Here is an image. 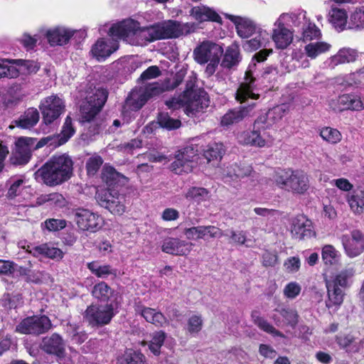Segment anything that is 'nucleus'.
I'll return each instance as SVG.
<instances>
[{
	"mask_svg": "<svg viewBox=\"0 0 364 364\" xmlns=\"http://www.w3.org/2000/svg\"><path fill=\"white\" fill-rule=\"evenodd\" d=\"M256 66L255 63L250 65L249 70L246 71L244 81L241 82L235 92V100L240 104H246L238 107L228 110L221 118L222 127H229L239 123L248 117L256 107L254 102L259 98V89L256 84V78L253 76L252 69Z\"/></svg>",
	"mask_w": 364,
	"mask_h": 364,
	"instance_id": "1",
	"label": "nucleus"
},
{
	"mask_svg": "<svg viewBox=\"0 0 364 364\" xmlns=\"http://www.w3.org/2000/svg\"><path fill=\"white\" fill-rule=\"evenodd\" d=\"M73 166V161L68 155H55L34 173V177L48 186H55L71 177Z\"/></svg>",
	"mask_w": 364,
	"mask_h": 364,
	"instance_id": "2",
	"label": "nucleus"
},
{
	"mask_svg": "<svg viewBox=\"0 0 364 364\" xmlns=\"http://www.w3.org/2000/svg\"><path fill=\"white\" fill-rule=\"evenodd\" d=\"M208 105L207 93L203 90L195 87L191 80L186 82V88L183 94L166 101V105L169 109H177L185 107L188 115L203 112Z\"/></svg>",
	"mask_w": 364,
	"mask_h": 364,
	"instance_id": "3",
	"label": "nucleus"
},
{
	"mask_svg": "<svg viewBox=\"0 0 364 364\" xmlns=\"http://www.w3.org/2000/svg\"><path fill=\"white\" fill-rule=\"evenodd\" d=\"M273 181L281 189L294 194H304L309 188L308 175L301 170L279 168L274 171Z\"/></svg>",
	"mask_w": 364,
	"mask_h": 364,
	"instance_id": "4",
	"label": "nucleus"
},
{
	"mask_svg": "<svg viewBox=\"0 0 364 364\" xmlns=\"http://www.w3.org/2000/svg\"><path fill=\"white\" fill-rule=\"evenodd\" d=\"M53 137L46 136L37 140L36 138L21 136L15 141L9 161L13 165H26L31 159L32 152L48 144Z\"/></svg>",
	"mask_w": 364,
	"mask_h": 364,
	"instance_id": "5",
	"label": "nucleus"
},
{
	"mask_svg": "<svg viewBox=\"0 0 364 364\" xmlns=\"http://www.w3.org/2000/svg\"><path fill=\"white\" fill-rule=\"evenodd\" d=\"M158 40L177 38L194 33L198 25L193 22L181 23L168 20L154 24Z\"/></svg>",
	"mask_w": 364,
	"mask_h": 364,
	"instance_id": "6",
	"label": "nucleus"
},
{
	"mask_svg": "<svg viewBox=\"0 0 364 364\" xmlns=\"http://www.w3.org/2000/svg\"><path fill=\"white\" fill-rule=\"evenodd\" d=\"M65 107L64 101L57 95H52L43 98L39 105V109L43 116V122L46 125L55 123L65 112Z\"/></svg>",
	"mask_w": 364,
	"mask_h": 364,
	"instance_id": "7",
	"label": "nucleus"
},
{
	"mask_svg": "<svg viewBox=\"0 0 364 364\" xmlns=\"http://www.w3.org/2000/svg\"><path fill=\"white\" fill-rule=\"evenodd\" d=\"M114 316L112 304L106 305H90L86 309L83 317L92 327L102 326L109 323Z\"/></svg>",
	"mask_w": 364,
	"mask_h": 364,
	"instance_id": "8",
	"label": "nucleus"
},
{
	"mask_svg": "<svg viewBox=\"0 0 364 364\" xmlns=\"http://www.w3.org/2000/svg\"><path fill=\"white\" fill-rule=\"evenodd\" d=\"M52 326L46 316H33L23 319L16 326V332L21 334L38 336L48 331Z\"/></svg>",
	"mask_w": 364,
	"mask_h": 364,
	"instance_id": "9",
	"label": "nucleus"
},
{
	"mask_svg": "<svg viewBox=\"0 0 364 364\" xmlns=\"http://www.w3.org/2000/svg\"><path fill=\"white\" fill-rule=\"evenodd\" d=\"M108 92L106 90L99 88L95 90L87 102L80 107L82 118L85 122H90L102 109L107 101Z\"/></svg>",
	"mask_w": 364,
	"mask_h": 364,
	"instance_id": "10",
	"label": "nucleus"
},
{
	"mask_svg": "<svg viewBox=\"0 0 364 364\" xmlns=\"http://www.w3.org/2000/svg\"><path fill=\"white\" fill-rule=\"evenodd\" d=\"M197 153L198 150L193 145L187 146L178 151L171 164L172 171L176 174L191 172L196 164L195 161L197 159Z\"/></svg>",
	"mask_w": 364,
	"mask_h": 364,
	"instance_id": "11",
	"label": "nucleus"
},
{
	"mask_svg": "<svg viewBox=\"0 0 364 364\" xmlns=\"http://www.w3.org/2000/svg\"><path fill=\"white\" fill-rule=\"evenodd\" d=\"M223 49L220 45L205 41L193 50L194 60L200 65H205L213 60L220 59Z\"/></svg>",
	"mask_w": 364,
	"mask_h": 364,
	"instance_id": "12",
	"label": "nucleus"
},
{
	"mask_svg": "<svg viewBox=\"0 0 364 364\" xmlns=\"http://www.w3.org/2000/svg\"><path fill=\"white\" fill-rule=\"evenodd\" d=\"M73 216L78 228L82 231L95 232L102 226V218L87 209H76Z\"/></svg>",
	"mask_w": 364,
	"mask_h": 364,
	"instance_id": "13",
	"label": "nucleus"
},
{
	"mask_svg": "<svg viewBox=\"0 0 364 364\" xmlns=\"http://www.w3.org/2000/svg\"><path fill=\"white\" fill-rule=\"evenodd\" d=\"M341 241L346 254L350 258L355 257L364 252V234L358 230H353L349 234L343 235Z\"/></svg>",
	"mask_w": 364,
	"mask_h": 364,
	"instance_id": "14",
	"label": "nucleus"
},
{
	"mask_svg": "<svg viewBox=\"0 0 364 364\" xmlns=\"http://www.w3.org/2000/svg\"><path fill=\"white\" fill-rule=\"evenodd\" d=\"M79 35L80 38H85V31H72L70 29L57 27L50 29L46 32V38L50 46H63L68 43L70 38L74 35Z\"/></svg>",
	"mask_w": 364,
	"mask_h": 364,
	"instance_id": "15",
	"label": "nucleus"
},
{
	"mask_svg": "<svg viewBox=\"0 0 364 364\" xmlns=\"http://www.w3.org/2000/svg\"><path fill=\"white\" fill-rule=\"evenodd\" d=\"M139 22L131 18L112 24L109 28L108 34L116 39H123L129 43V39L138 27Z\"/></svg>",
	"mask_w": 364,
	"mask_h": 364,
	"instance_id": "16",
	"label": "nucleus"
},
{
	"mask_svg": "<svg viewBox=\"0 0 364 364\" xmlns=\"http://www.w3.org/2000/svg\"><path fill=\"white\" fill-rule=\"evenodd\" d=\"M40 348L47 354L53 355L59 358H63L65 355V342L57 333L44 337Z\"/></svg>",
	"mask_w": 364,
	"mask_h": 364,
	"instance_id": "17",
	"label": "nucleus"
},
{
	"mask_svg": "<svg viewBox=\"0 0 364 364\" xmlns=\"http://www.w3.org/2000/svg\"><path fill=\"white\" fill-rule=\"evenodd\" d=\"M224 15L235 24L237 33L240 37L248 38L256 33L257 26L250 18L229 14Z\"/></svg>",
	"mask_w": 364,
	"mask_h": 364,
	"instance_id": "18",
	"label": "nucleus"
},
{
	"mask_svg": "<svg viewBox=\"0 0 364 364\" xmlns=\"http://www.w3.org/2000/svg\"><path fill=\"white\" fill-rule=\"evenodd\" d=\"M118 48L119 44L116 40L100 38L92 46L90 53L98 61H102L110 56Z\"/></svg>",
	"mask_w": 364,
	"mask_h": 364,
	"instance_id": "19",
	"label": "nucleus"
},
{
	"mask_svg": "<svg viewBox=\"0 0 364 364\" xmlns=\"http://www.w3.org/2000/svg\"><path fill=\"white\" fill-rule=\"evenodd\" d=\"M193 243L178 238L168 237L164 240L161 250L164 252L175 255H187L191 251Z\"/></svg>",
	"mask_w": 364,
	"mask_h": 364,
	"instance_id": "20",
	"label": "nucleus"
},
{
	"mask_svg": "<svg viewBox=\"0 0 364 364\" xmlns=\"http://www.w3.org/2000/svg\"><path fill=\"white\" fill-rule=\"evenodd\" d=\"M133 36L129 42L133 46H144L158 40L154 24L148 27H140L139 23Z\"/></svg>",
	"mask_w": 364,
	"mask_h": 364,
	"instance_id": "21",
	"label": "nucleus"
},
{
	"mask_svg": "<svg viewBox=\"0 0 364 364\" xmlns=\"http://www.w3.org/2000/svg\"><path fill=\"white\" fill-rule=\"evenodd\" d=\"M291 232L294 238L299 240L311 238L315 235L311 221L304 217L294 220Z\"/></svg>",
	"mask_w": 364,
	"mask_h": 364,
	"instance_id": "22",
	"label": "nucleus"
},
{
	"mask_svg": "<svg viewBox=\"0 0 364 364\" xmlns=\"http://www.w3.org/2000/svg\"><path fill=\"white\" fill-rule=\"evenodd\" d=\"M333 109L338 112L343 110L360 111L364 109V99L351 94H344L337 99V107Z\"/></svg>",
	"mask_w": 364,
	"mask_h": 364,
	"instance_id": "23",
	"label": "nucleus"
},
{
	"mask_svg": "<svg viewBox=\"0 0 364 364\" xmlns=\"http://www.w3.org/2000/svg\"><path fill=\"white\" fill-rule=\"evenodd\" d=\"M274 26L272 39L277 48L284 49L292 42V31L286 28L283 22L278 23L277 20L274 23Z\"/></svg>",
	"mask_w": 364,
	"mask_h": 364,
	"instance_id": "24",
	"label": "nucleus"
},
{
	"mask_svg": "<svg viewBox=\"0 0 364 364\" xmlns=\"http://www.w3.org/2000/svg\"><path fill=\"white\" fill-rule=\"evenodd\" d=\"M239 141L241 144L252 145L259 147H263L266 145L267 139L265 136V132H261V129L253 128L252 132H244L238 136Z\"/></svg>",
	"mask_w": 364,
	"mask_h": 364,
	"instance_id": "25",
	"label": "nucleus"
},
{
	"mask_svg": "<svg viewBox=\"0 0 364 364\" xmlns=\"http://www.w3.org/2000/svg\"><path fill=\"white\" fill-rule=\"evenodd\" d=\"M357 56L358 53L355 50L350 48H343L328 60V65L329 68L333 69L338 65L355 61Z\"/></svg>",
	"mask_w": 364,
	"mask_h": 364,
	"instance_id": "26",
	"label": "nucleus"
},
{
	"mask_svg": "<svg viewBox=\"0 0 364 364\" xmlns=\"http://www.w3.org/2000/svg\"><path fill=\"white\" fill-rule=\"evenodd\" d=\"M190 14L199 22L211 21L222 23V19L214 10L205 6H194L190 11Z\"/></svg>",
	"mask_w": 364,
	"mask_h": 364,
	"instance_id": "27",
	"label": "nucleus"
},
{
	"mask_svg": "<svg viewBox=\"0 0 364 364\" xmlns=\"http://www.w3.org/2000/svg\"><path fill=\"white\" fill-rule=\"evenodd\" d=\"M40 119V114L36 108L29 107L14 122L21 129H31L36 126Z\"/></svg>",
	"mask_w": 364,
	"mask_h": 364,
	"instance_id": "28",
	"label": "nucleus"
},
{
	"mask_svg": "<svg viewBox=\"0 0 364 364\" xmlns=\"http://www.w3.org/2000/svg\"><path fill=\"white\" fill-rule=\"evenodd\" d=\"M136 311L149 323L157 327H161L167 323V319L160 311L155 309L141 306L138 307Z\"/></svg>",
	"mask_w": 364,
	"mask_h": 364,
	"instance_id": "29",
	"label": "nucleus"
},
{
	"mask_svg": "<svg viewBox=\"0 0 364 364\" xmlns=\"http://www.w3.org/2000/svg\"><path fill=\"white\" fill-rule=\"evenodd\" d=\"M146 90L143 88L133 90L125 101V106L131 110L141 109L148 100Z\"/></svg>",
	"mask_w": 364,
	"mask_h": 364,
	"instance_id": "30",
	"label": "nucleus"
},
{
	"mask_svg": "<svg viewBox=\"0 0 364 364\" xmlns=\"http://www.w3.org/2000/svg\"><path fill=\"white\" fill-rule=\"evenodd\" d=\"M101 178L109 187L123 185L127 181L124 176L117 172L113 167L107 166L102 169Z\"/></svg>",
	"mask_w": 364,
	"mask_h": 364,
	"instance_id": "31",
	"label": "nucleus"
},
{
	"mask_svg": "<svg viewBox=\"0 0 364 364\" xmlns=\"http://www.w3.org/2000/svg\"><path fill=\"white\" fill-rule=\"evenodd\" d=\"M326 288L328 293V299L326 301V306L328 309L339 307L343 301L344 293L338 287H335V284H330L326 282Z\"/></svg>",
	"mask_w": 364,
	"mask_h": 364,
	"instance_id": "32",
	"label": "nucleus"
},
{
	"mask_svg": "<svg viewBox=\"0 0 364 364\" xmlns=\"http://www.w3.org/2000/svg\"><path fill=\"white\" fill-rule=\"evenodd\" d=\"M240 60L241 56L238 46L232 45L226 49L221 66L225 68H232L237 65Z\"/></svg>",
	"mask_w": 364,
	"mask_h": 364,
	"instance_id": "33",
	"label": "nucleus"
},
{
	"mask_svg": "<svg viewBox=\"0 0 364 364\" xmlns=\"http://www.w3.org/2000/svg\"><path fill=\"white\" fill-rule=\"evenodd\" d=\"M119 364H146L145 356L139 351L127 349L117 358Z\"/></svg>",
	"mask_w": 364,
	"mask_h": 364,
	"instance_id": "34",
	"label": "nucleus"
},
{
	"mask_svg": "<svg viewBox=\"0 0 364 364\" xmlns=\"http://www.w3.org/2000/svg\"><path fill=\"white\" fill-rule=\"evenodd\" d=\"M92 296L101 302H108L114 295L113 289L105 282L96 284L91 291Z\"/></svg>",
	"mask_w": 364,
	"mask_h": 364,
	"instance_id": "35",
	"label": "nucleus"
},
{
	"mask_svg": "<svg viewBox=\"0 0 364 364\" xmlns=\"http://www.w3.org/2000/svg\"><path fill=\"white\" fill-rule=\"evenodd\" d=\"M28 251L34 257L43 255L51 259H60L63 255V252L60 249L50 247L47 244H43L39 246L33 247Z\"/></svg>",
	"mask_w": 364,
	"mask_h": 364,
	"instance_id": "36",
	"label": "nucleus"
},
{
	"mask_svg": "<svg viewBox=\"0 0 364 364\" xmlns=\"http://www.w3.org/2000/svg\"><path fill=\"white\" fill-rule=\"evenodd\" d=\"M228 175L230 177L242 178L246 176L254 177L256 173L253 171L252 166L245 163L235 164L228 169Z\"/></svg>",
	"mask_w": 364,
	"mask_h": 364,
	"instance_id": "37",
	"label": "nucleus"
},
{
	"mask_svg": "<svg viewBox=\"0 0 364 364\" xmlns=\"http://www.w3.org/2000/svg\"><path fill=\"white\" fill-rule=\"evenodd\" d=\"M328 20L335 28L343 31L347 22L346 12L343 9L333 7L329 11Z\"/></svg>",
	"mask_w": 364,
	"mask_h": 364,
	"instance_id": "38",
	"label": "nucleus"
},
{
	"mask_svg": "<svg viewBox=\"0 0 364 364\" xmlns=\"http://www.w3.org/2000/svg\"><path fill=\"white\" fill-rule=\"evenodd\" d=\"M252 318L255 325H257L262 331L273 335L274 336L284 337V334L277 330L266 319L259 316V312L254 311L252 313Z\"/></svg>",
	"mask_w": 364,
	"mask_h": 364,
	"instance_id": "39",
	"label": "nucleus"
},
{
	"mask_svg": "<svg viewBox=\"0 0 364 364\" xmlns=\"http://www.w3.org/2000/svg\"><path fill=\"white\" fill-rule=\"evenodd\" d=\"M224 145L220 142H213L209 144L204 150V156L208 162L211 161L220 160L225 154Z\"/></svg>",
	"mask_w": 364,
	"mask_h": 364,
	"instance_id": "40",
	"label": "nucleus"
},
{
	"mask_svg": "<svg viewBox=\"0 0 364 364\" xmlns=\"http://www.w3.org/2000/svg\"><path fill=\"white\" fill-rule=\"evenodd\" d=\"M90 272L99 278H106L109 275H117V270L110 265H100L98 262L94 261L87 264Z\"/></svg>",
	"mask_w": 364,
	"mask_h": 364,
	"instance_id": "41",
	"label": "nucleus"
},
{
	"mask_svg": "<svg viewBox=\"0 0 364 364\" xmlns=\"http://www.w3.org/2000/svg\"><path fill=\"white\" fill-rule=\"evenodd\" d=\"M25 181L21 177H13L7 181L8 191L6 197L9 199H14L19 196L23 188Z\"/></svg>",
	"mask_w": 364,
	"mask_h": 364,
	"instance_id": "42",
	"label": "nucleus"
},
{
	"mask_svg": "<svg viewBox=\"0 0 364 364\" xmlns=\"http://www.w3.org/2000/svg\"><path fill=\"white\" fill-rule=\"evenodd\" d=\"M151 337V339L148 343L149 348L154 355H158L161 353V348L166 338V333L163 331H158L154 332Z\"/></svg>",
	"mask_w": 364,
	"mask_h": 364,
	"instance_id": "43",
	"label": "nucleus"
},
{
	"mask_svg": "<svg viewBox=\"0 0 364 364\" xmlns=\"http://www.w3.org/2000/svg\"><path fill=\"white\" fill-rule=\"evenodd\" d=\"M350 209L356 214L364 213V191H360L348 197Z\"/></svg>",
	"mask_w": 364,
	"mask_h": 364,
	"instance_id": "44",
	"label": "nucleus"
},
{
	"mask_svg": "<svg viewBox=\"0 0 364 364\" xmlns=\"http://www.w3.org/2000/svg\"><path fill=\"white\" fill-rule=\"evenodd\" d=\"M330 45L324 42H315L307 44L304 50L308 57L311 59L316 58L318 55L328 50Z\"/></svg>",
	"mask_w": 364,
	"mask_h": 364,
	"instance_id": "45",
	"label": "nucleus"
},
{
	"mask_svg": "<svg viewBox=\"0 0 364 364\" xmlns=\"http://www.w3.org/2000/svg\"><path fill=\"white\" fill-rule=\"evenodd\" d=\"M184 197L188 200H193L198 203L205 201L209 198V192L201 187H191L188 189Z\"/></svg>",
	"mask_w": 364,
	"mask_h": 364,
	"instance_id": "46",
	"label": "nucleus"
},
{
	"mask_svg": "<svg viewBox=\"0 0 364 364\" xmlns=\"http://www.w3.org/2000/svg\"><path fill=\"white\" fill-rule=\"evenodd\" d=\"M224 236H229L231 240V242L237 245H244L246 247H251L253 244L252 240L247 237V232L245 231H235L234 230H230L227 233L224 234Z\"/></svg>",
	"mask_w": 364,
	"mask_h": 364,
	"instance_id": "47",
	"label": "nucleus"
},
{
	"mask_svg": "<svg viewBox=\"0 0 364 364\" xmlns=\"http://www.w3.org/2000/svg\"><path fill=\"white\" fill-rule=\"evenodd\" d=\"M354 275V270L352 268L344 269L341 271L336 277L329 281H326L330 284H335V287H338L341 289L345 288L348 286L349 279Z\"/></svg>",
	"mask_w": 364,
	"mask_h": 364,
	"instance_id": "48",
	"label": "nucleus"
},
{
	"mask_svg": "<svg viewBox=\"0 0 364 364\" xmlns=\"http://www.w3.org/2000/svg\"><path fill=\"white\" fill-rule=\"evenodd\" d=\"M117 194V190L114 188H107L99 191L96 193V200L98 204L106 209L110 205L112 198Z\"/></svg>",
	"mask_w": 364,
	"mask_h": 364,
	"instance_id": "49",
	"label": "nucleus"
},
{
	"mask_svg": "<svg viewBox=\"0 0 364 364\" xmlns=\"http://www.w3.org/2000/svg\"><path fill=\"white\" fill-rule=\"evenodd\" d=\"M159 126L167 130H173L179 128L181 122L179 119L171 117L168 113L161 112L157 117Z\"/></svg>",
	"mask_w": 364,
	"mask_h": 364,
	"instance_id": "50",
	"label": "nucleus"
},
{
	"mask_svg": "<svg viewBox=\"0 0 364 364\" xmlns=\"http://www.w3.org/2000/svg\"><path fill=\"white\" fill-rule=\"evenodd\" d=\"M124 201V197L117 191V194H114V198H112V201H111L107 210L112 214L121 215L126 210Z\"/></svg>",
	"mask_w": 364,
	"mask_h": 364,
	"instance_id": "51",
	"label": "nucleus"
},
{
	"mask_svg": "<svg viewBox=\"0 0 364 364\" xmlns=\"http://www.w3.org/2000/svg\"><path fill=\"white\" fill-rule=\"evenodd\" d=\"M124 201V197L117 191V194H114V198H112V201H111L107 210L112 214L121 215L126 210Z\"/></svg>",
	"mask_w": 364,
	"mask_h": 364,
	"instance_id": "52",
	"label": "nucleus"
},
{
	"mask_svg": "<svg viewBox=\"0 0 364 364\" xmlns=\"http://www.w3.org/2000/svg\"><path fill=\"white\" fill-rule=\"evenodd\" d=\"M74 133L75 129L73 127L72 119L70 116H68L65 118L61 133L57 137H60V139H58V145H62L66 143L68 141V139L74 134Z\"/></svg>",
	"mask_w": 364,
	"mask_h": 364,
	"instance_id": "53",
	"label": "nucleus"
},
{
	"mask_svg": "<svg viewBox=\"0 0 364 364\" xmlns=\"http://www.w3.org/2000/svg\"><path fill=\"white\" fill-rule=\"evenodd\" d=\"M320 136L323 140L331 144H337L342 139L340 132L331 127L323 128L320 132Z\"/></svg>",
	"mask_w": 364,
	"mask_h": 364,
	"instance_id": "54",
	"label": "nucleus"
},
{
	"mask_svg": "<svg viewBox=\"0 0 364 364\" xmlns=\"http://www.w3.org/2000/svg\"><path fill=\"white\" fill-rule=\"evenodd\" d=\"M12 62L21 66L23 72L26 74L36 73L40 69V65L35 60L16 59Z\"/></svg>",
	"mask_w": 364,
	"mask_h": 364,
	"instance_id": "55",
	"label": "nucleus"
},
{
	"mask_svg": "<svg viewBox=\"0 0 364 364\" xmlns=\"http://www.w3.org/2000/svg\"><path fill=\"white\" fill-rule=\"evenodd\" d=\"M19 70L13 65H9L6 60L0 59V78H16Z\"/></svg>",
	"mask_w": 364,
	"mask_h": 364,
	"instance_id": "56",
	"label": "nucleus"
},
{
	"mask_svg": "<svg viewBox=\"0 0 364 364\" xmlns=\"http://www.w3.org/2000/svg\"><path fill=\"white\" fill-rule=\"evenodd\" d=\"M103 164L102 158L97 155L94 154L90 156L86 162V169L89 176H94L99 171Z\"/></svg>",
	"mask_w": 364,
	"mask_h": 364,
	"instance_id": "57",
	"label": "nucleus"
},
{
	"mask_svg": "<svg viewBox=\"0 0 364 364\" xmlns=\"http://www.w3.org/2000/svg\"><path fill=\"white\" fill-rule=\"evenodd\" d=\"M302 29V38L304 41L317 38L321 35L319 28L312 23H308L307 24L304 25Z\"/></svg>",
	"mask_w": 364,
	"mask_h": 364,
	"instance_id": "58",
	"label": "nucleus"
},
{
	"mask_svg": "<svg viewBox=\"0 0 364 364\" xmlns=\"http://www.w3.org/2000/svg\"><path fill=\"white\" fill-rule=\"evenodd\" d=\"M288 111V107L286 105L274 107L269 110V119L274 124L280 121Z\"/></svg>",
	"mask_w": 364,
	"mask_h": 364,
	"instance_id": "59",
	"label": "nucleus"
},
{
	"mask_svg": "<svg viewBox=\"0 0 364 364\" xmlns=\"http://www.w3.org/2000/svg\"><path fill=\"white\" fill-rule=\"evenodd\" d=\"M338 251L331 245H325L322 249V259L326 264H332L337 261Z\"/></svg>",
	"mask_w": 364,
	"mask_h": 364,
	"instance_id": "60",
	"label": "nucleus"
},
{
	"mask_svg": "<svg viewBox=\"0 0 364 364\" xmlns=\"http://www.w3.org/2000/svg\"><path fill=\"white\" fill-rule=\"evenodd\" d=\"M167 85L166 81L164 80L162 83L154 82L152 84H149L145 88H143L144 90H146L147 97L149 99L154 96L158 95L165 91H168V89H166Z\"/></svg>",
	"mask_w": 364,
	"mask_h": 364,
	"instance_id": "61",
	"label": "nucleus"
},
{
	"mask_svg": "<svg viewBox=\"0 0 364 364\" xmlns=\"http://www.w3.org/2000/svg\"><path fill=\"white\" fill-rule=\"evenodd\" d=\"M305 21L304 15L301 16L300 14H282L277 19V23L288 21L291 22L294 26H299L303 21Z\"/></svg>",
	"mask_w": 364,
	"mask_h": 364,
	"instance_id": "62",
	"label": "nucleus"
},
{
	"mask_svg": "<svg viewBox=\"0 0 364 364\" xmlns=\"http://www.w3.org/2000/svg\"><path fill=\"white\" fill-rule=\"evenodd\" d=\"M364 26V11L361 10L355 11L350 18L348 28L350 29H358Z\"/></svg>",
	"mask_w": 364,
	"mask_h": 364,
	"instance_id": "63",
	"label": "nucleus"
},
{
	"mask_svg": "<svg viewBox=\"0 0 364 364\" xmlns=\"http://www.w3.org/2000/svg\"><path fill=\"white\" fill-rule=\"evenodd\" d=\"M280 315L287 321L288 324L294 327L298 323V314L296 310L289 308H284L279 311Z\"/></svg>",
	"mask_w": 364,
	"mask_h": 364,
	"instance_id": "64",
	"label": "nucleus"
}]
</instances>
